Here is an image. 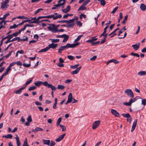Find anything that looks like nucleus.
<instances>
[{"mask_svg":"<svg viewBox=\"0 0 146 146\" xmlns=\"http://www.w3.org/2000/svg\"><path fill=\"white\" fill-rule=\"evenodd\" d=\"M57 45L58 44H54L53 43H52L51 44H49L47 47H48V50L50 48L54 49L56 48V47L57 46Z\"/></svg>","mask_w":146,"mask_h":146,"instance_id":"obj_12","label":"nucleus"},{"mask_svg":"<svg viewBox=\"0 0 146 146\" xmlns=\"http://www.w3.org/2000/svg\"><path fill=\"white\" fill-rule=\"evenodd\" d=\"M16 140L17 146H20L21 145V143L19 140V138L17 135H16V137L15 138Z\"/></svg>","mask_w":146,"mask_h":146,"instance_id":"obj_21","label":"nucleus"},{"mask_svg":"<svg viewBox=\"0 0 146 146\" xmlns=\"http://www.w3.org/2000/svg\"><path fill=\"white\" fill-rule=\"evenodd\" d=\"M13 52V51L12 50L11 51H10L8 54H7L5 56V57L6 58H8L9 56L11 55L12 53Z\"/></svg>","mask_w":146,"mask_h":146,"instance_id":"obj_48","label":"nucleus"},{"mask_svg":"<svg viewBox=\"0 0 146 146\" xmlns=\"http://www.w3.org/2000/svg\"><path fill=\"white\" fill-rule=\"evenodd\" d=\"M127 18H128V15H126L124 17V18L122 22L121 23L123 24H125V23L126 21L127 20Z\"/></svg>","mask_w":146,"mask_h":146,"instance_id":"obj_46","label":"nucleus"},{"mask_svg":"<svg viewBox=\"0 0 146 146\" xmlns=\"http://www.w3.org/2000/svg\"><path fill=\"white\" fill-rule=\"evenodd\" d=\"M80 44L79 43H76L72 44H70V43H68L67 44L68 48H74L76 47V46Z\"/></svg>","mask_w":146,"mask_h":146,"instance_id":"obj_10","label":"nucleus"},{"mask_svg":"<svg viewBox=\"0 0 146 146\" xmlns=\"http://www.w3.org/2000/svg\"><path fill=\"white\" fill-rule=\"evenodd\" d=\"M118 8V7L117 6L115 7V8L113 10L111 11V13L112 14L114 13L117 11Z\"/></svg>","mask_w":146,"mask_h":146,"instance_id":"obj_56","label":"nucleus"},{"mask_svg":"<svg viewBox=\"0 0 146 146\" xmlns=\"http://www.w3.org/2000/svg\"><path fill=\"white\" fill-rule=\"evenodd\" d=\"M9 0H5L4 2H2L1 3V8L2 9H5L7 8L9 6L8 4H7V3L9 2Z\"/></svg>","mask_w":146,"mask_h":146,"instance_id":"obj_5","label":"nucleus"},{"mask_svg":"<svg viewBox=\"0 0 146 146\" xmlns=\"http://www.w3.org/2000/svg\"><path fill=\"white\" fill-rule=\"evenodd\" d=\"M36 87L35 86H33L32 87H30L29 88V90L30 91L33 90H35V89H36Z\"/></svg>","mask_w":146,"mask_h":146,"instance_id":"obj_51","label":"nucleus"},{"mask_svg":"<svg viewBox=\"0 0 146 146\" xmlns=\"http://www.w3.org/2000/svg\"><path fill=\"white\" fill-rule=\"evenodd\" d=\"M44 86L48 87V88H50L52 90H55L56 88L52 84H48V82L45 81L44 82Z\"/></svg>","mask_w":146,"mask_h":146,"instance_id":"obj_4","label":"nucleus"},{"mask_svg":"<svg viewBox=\"0 0 146 146\" xmlns=\"http://www.w3.org/2000/svg\"><path fill=\"white\" fill-rule=\"evenodd\" d=\"M98 1L100 2L101 5L102 6H104L106 4V3L105 0H98Z\"/></svg>","mask_w":146,"mask_h":146,"instance_id":"obj_37","label":"nucleus"},{"mask_svg":"<svg viewBox=\"0 0 146 146\" xmlns=\"http://www.w3.org/2000/svg\"><path fill=\"white\" fill-rule=\"evenodd\" d=\"M142 104L144 106L146 104V100L145 99H143L142 100Z\"/></svg>","mask_w":146,"mask_h":146,"instance_id":"obj_57","label":"nucleus"},{"mask_svg":"<svg viewBox=\"0 0 146 146\" xmlns=\"http://www.w3.org/2000/svg\"><path fill=\"white\" fill-rule=\"evenodd\" d=\"M42 141L44 144L47 145L48 146H49V145H50V140H46L43 139L42 140Z\"/></svg>","mask_w":146,"mask_h":146,"instance_id":"obj_25","label":"nucleus"},{"mask_svg":"<svg viewBox=\"0 0 146 146\" xmlns=\"http://www.w3.org/2000/svg\"><path fill=\"white\" fill-rule=\"evenodd\" d=\"M13 137V135L11 134H8L6 135H3L2 136L3 137L7 139H11Z\"/></svg>","mask_w":146,"mask_h":146,"instance_id":"obj_29","label":"nucleus"},{"mask_svg":"<svg viewBox=\"0 0 146 146\" xmlns=\"http://www.w3.org/2000/svg\"><path fill=\"white\" fill-rule=\"evenodd\" d=\"M70 10V6L69 5L67 6V8L65 9H62V11L64 13H66L68 12Z\"/></svg>","mask_w":146,"mask_h":146,"instance_id":"obj_17","label":"nucleus"},{"mask_svg":"<svg viewBox=\"0 0 146 146\" xmlns=\"http://www.w3.org/2000/svg\"><path fill=\"white\" fill-rule=\"evenodd\" d=\"M43 10V9L42 8H40L38 9V10H37L36 12L35 13V14L36 15L39 12L41 11H42Z\"/></svg>","mask_w":146,"mask_h":146,"instance_id":"obj_60","label":"nucleus"},{"mask_svg":"<svg viewBox=\"0 0 146 146\" xmlns=\"http://www.w3.org/2000/svg\"><path fill=\"white\" fill-rule=\"evenodd\" d=\"M18 19H28L29 18L24 16H19L17 17Z\"/></svg>","mask_w":146,"mask_h":146,"instance_id":"obj_39","label":"nucleus"},{"mask_svg":"<svg viewBox=\"0 0 146 146\" xmlns=\"http://www.w3.org/2000/svg\"><path fill=\"white\" fill-rule=\"evenodd\" d=\"M49 26L47 27L49 30L51 31L54 33H57V29L56 28V25L54 24H48Z\"/></svg>","mask_w":146,"mask_h":146,"instance_id":"obj_2","label":"nucleus"},{"mask_svg":"<svg viewBox=\"0 0 146 146\" xmlns=\"http://www.w3.org/2000/svg\"><path fill=\"white\" fill-rule=\"evenodd\" d=\"M59 126L62 129V131H65L66 130V127L64 126L63 125L60 124V125H59Z\"/></svg>","mask_w":146,"mask_h":146,"instance_id":"obj_45","label":"nucleus"},{"mask_svg":"<svg viewBox=\"0 0 146 146\" xmlns=\"http://www.w3.org/2000/svg\"><path fill=\"white\" fill-rule=\"evenodd\" d=\"M33 80V78H32L26 82L25 85H24V87H25V88L27 85H29V84H30L31 82Z\"/></svg>","mask_w":146,"mask_h":146,"instance_id":"obj_32","label":"nucleus"},{"mask_svg":"<svg viewBox=\"0 0 146 146\" xmlns=\"http://www.w3.org/2000/svg\"><path fill=\"white\" fill-rule=\"evenodd\" d=\"M83 36V35H80L78 36L77 38L75 39V40H74V42H76V41H79L81 37H82Z\"/></svg>","mask_w":146,"mask_h":146,"instance_id":"obj_43","label":"nucleus"},{"mask_svg":"<svg viewBox=\"0 0 146 146\" xmlns=\"http://www.w3.org/2000/svg\"><path fill=\"white\" fill-rule=\"evenodd\" d=\"M86 9V8L85 7V6L84 5H83V4H82L78 9V11L80 10H84Z\"/></svg>","mask_w":146,"mask_h":146,"instance_id":"obj_30","label":"nucleus"},{"mask_svg":"<svg viewBox=\"0 0 146 146\" xmlns=\"http://www.w3.org/2000/svg\"><path fill=\"white\" fill-rule=\"evenodd\" d=\"M63 37L64 39L63 40L62 42H66L69 38V36L66 35V34H64V35Z\"/></svg>","mask_w":146,"mask_h":146,"instance_id":"obj_22","label":"nucleus"},{"mask_svg":"<svg viewBox=\"0 0 146 146\" xmlns=\"http://www.w3.org/2000/svg\"><path fill=\"white\" fill-rule=\"evenodd\" d=\"M67 58L69 60H74V57L71 55H68L67 56Z\"/></svg>","mask_w":146,"mask_h":146,"instance_id":"obj_52","label":"nucleus"},{"mask_svg":"<svg viewBox=\"0 0 146 146\" xmlns=\"http://www.w3.org/2000/svg\"><path fill=\"white\" fill-rule=\"evenodd\" d=\"M68 48L67 45V44L65 46H60L59 48L58 49V52L61 54L62 52V51Z\"/></svg>","mask_w":146,"mask_h":146,"instance_id":"obj_11","label":"nucleus"},{"mask_svg":"<svg viewBox=\"0 0 146 146\" xmlns=\"http://www.w3.org/2000/svg\"><path fill=\"white\" fill-rule=\"evenodd\" d=\"M19 25H16V24H14L13 26H10V29H13L16 28Z\"/></svg>","mask_w":146,"mask_h":146,"instance_id":"obj_49","label":"nucleus"},{"mask_svg":"<svg viewBox=\"0 0 146 146\" xmlns=\"http://www.w3.org/2000/svg\"><path fill=\"white\" fill-rule=\"evenodd\" d=\"M23 146H29L27 142V138H26L24 141V144Z\"/></svg>","mask_w":146,"mask_h":146,"instance_id":"obj_50","label":"nucleus"},{"mask_svg":"<svg viewBox=\"0 0 146 146\" xmlns=\"http://www.w3.org/2000/svg\"><path fill=\"white\" fill-rule=\"evenodd\" d=\"M27 121H29V122H31L32 121V119L31 118V115H29L27 119Z\"/></svg>","mask_w":146,"mask_h":146,"instance_id":"obj_55","label":"nucleus"},{"mask_svg":"<svg viewBox=\"0 0 146 146\" xmlns=\"http://www.w3.org/2000/svg\"><path fill=\"white\" fill-rule=\"evenodd\" d=\"M125 28H126L125 26L123 27V28L119 31V33L121 34L124 31H125L126 30V29Z\"/></svg>","mask_w":146,"mask_h":146,"instance_id":"obj_59","label":"nucleus"},{"mask_svg":"<svg viewBox=\"0 0 146 146\" xmlns=\"http://www.w3.org/2000/svg\"><path fill=\"white\" fill-rule=\"evenodd\" d=\"M137 74L140 76L144 75L146 74V72L145 71H141L139 72Z\"/></svg>","mask_w":146,"mask_h":146,"instance_id":"obj_31","label":"nucleus"},{"mask_svg":"<svg viewBox=\"0 0 146 146\" xmlns=\"http://www.w3.org/2000/svg\"><path fill=\"white\" fill-rule=\"evenodd\" d=\"M82 68V66H80L77 68L75 70L72 71L71 73L72 74H77L79 72L80 70Z\"/></svg>","mask_w":146,"mask_h":146,"instance_id":"obj_14","label":"nucleus"},{"mask_svg":"<svg viewBox=\"0 0 146 146\" xmlns=\"http://www.w3.org/2000/svg\"><path fill=\"white\" fill-rule=\"evenodd\" d=\"M66 133H64L60 135L58 138L56 139L55 141L57 142L60 141L64 138L66 135Z\"/></svg>","mask_w":146,"mask_h":146,"instance_id":"obj_13","label":"nucleus"},{"mask_svg":"<svg viewBox=\"0 0 146 146\" xmlns=\"http://www.w3.org/2000/svg\"><path fill=\"white\" fill-rule=\"evenodd\" d=\"M74 25V23H72L71 24H70L67 25H61V26H64L68 28H69L70 27H73Z\"/></svg>","mask_w":146,"mask_h":146,"instance_id":"obj_23","label":"nucleus"},{"mask_svg":"<svg viewBox=\"0 0 146 146\" xmlns=\"http://www.w3.org/2000/svg\"><path fill=\"white\" fill-rule=\"evenodd\" d=\"M29 62V64H27L26 63H23V65L25 67L27 68L31 66V64H30V61Z\"/></svg>","mask_w":146,"mask_h":146,"instance_id":"obj_47","label":"nucleus"},{"mask_svg":"<svg viewBox=\"0 0 146 146\" xmlns=\"http://www.w3.org/2000/svg\"><path fill=\"white\" fill-rule=\"evenodd\" d=\"M111 60V62H114L115 64H118L119 63V61L117 60H116L115 59H111V60Z\"/></svg>","mask_w":146,"mask_h":146,"instance_id":"obj_44","label":"nucleus"},{"mask_svg":"<svg viewBox=\"0 0 146 146\" xmlns=\"http://www.w3.org/2000/svg\"><path fill=\"white\" fill-rule=\"evenodd\" d=\"M136 101V99L135 98L134 99H131L129 101V102H131V104L135 102Z\"/></svg>","mask_w":146,"mask_h":146,"instance_id":"obj_62","label":"nucleus"},{"mask_svg":"<svg viewBox=\"0 0 146 146\" xmlns=\"http://www.w3.org/2000/svg\"><path fill=\"white\" fill-rule=\"evenodd\" d=\"M44 82H43L40 81H36L35 82L34 84L37 87H39L40 86L43 84L44 86Z\"/></svg>","mask_w":146,"mask_h":146,"instance_id":"obj_16","label":"nucleus"},{"mask_svg":"<svg viewBox=\"0 0 146 146\" xmlns=\"http://www.w3.org/2000/svg\"><path fill=\"white\" fill-rule=\"evenodd\" d=\"M10 15V14L9 13H6L3 16V20H4L9 15Z\"/></svg>","mask_w":146,"mask_h":146,"instance_id":"obj_63","label":"nucleus"},{"mask_svg":"<svg viewBox=\"0 0 146 146\" xmlns=\"http://www.w3.org/2000/svg\"><path fill=\"white\" fill-rule=\"evenodd\" d=\"M25 89V87H22L19 89L15 91V93L17 94H20L21 93L22 90Z\"/></svg>","mask_w":146,"mask_h":146,"instance_id":"obj_20","label":"nucleus"},{"mask_svg":"<svg viewBox=\"0 0 146 146\" xmlns=\"http://www.w3.org/2000/svg\"><path fill=\"white\" fill-rule=\"evenodd\" d=\"M90 0H86L83 2L82 4H83V5H84L86 6V5L88 4V3L90 2Z\"/></svg>","mask_w":146,"mask_h":146,"instance_id":"obj_53","label":"nucleus"},{"mask_svg":"<svg viewBox=\"0 0 146 146\" xmlns=\"http://www.w3.org/2000/svg\"><path fill=\"white\" fill-rule=\"evenodd\" d=\"M43 130V129L40 127H37L35 128V129H32V131L36 133L38 131H42Z\"/></svg>","mask_w":146,"mask_h":146,"instance_id":"obj_18","label":"nucleus"},{"mask_svg":"<svg viewBox=\"0 0 146 146\" xmlns=\"http://www.w3.org/2000/svg\"><path fill=\"white\" fill-rule=\"evenodd\" d=\"M40 19L39 17H38L37 19H36V20L33 21H31V20H30L31 21H30L29 23H35L38 24L40 23H41L40 21H39V20Z\"/></svg>","mask_w":146,"mask_h":146,"instance_id":"obj_15","label":"nucleus"},{"mask_svg":"<svg viewBox=\"0 0 146 146\" xmlns=\"http://www.w3.org/2000/svg\"><path fill=\"white\" fill-rule=\"evenodd\" d=\"M100 41H98L95 42H93L92 43V46H94L100 43Z\"/></svg>","mask_w":146,"mask_h":146,"instance_id":"obj_58","label":"nucleus"},{"mask_svg":"<svg viewBox=\"0 0 146 146\" xmlns=\"http://www.w3.org/2000/svg\"><path fill=\"white\" fill-rule=\"evenodd\" d=\"M79 65V64H76L75 65H71L70 66V68L72 69H76L77 68V67Z\"/></svg>","mask_w":146,"mask_h":146,"instance_id":"obj_42","label":"nucleus"},{"mask_svg":"<svg viewBox=\"0 0 146 146\" xmlns=\"http://www.w3.org/2000/svg\"><path fill=\"white\" fill-rule=\"evenodd\" d=\"M72 99V94L71 93H70L68 96V102H69L70 103L71 102Z\"/></svg>","mask_w":146,"mask_h":146,"instance_id":"obj_24","label":"nucleus"},{"mask_svg":"<svg viewBox=\"0 0 146 146\" xmlns=\"http://www.w3.org/2000/svg\"><path fill=\"white\" fill-rule=\"evenodd\" d=\"M57 103V99L55 98L54 99V103L53 106V108L54 109H56V105Z\"/></svg>","mask_w":146,"mask_h":146,"instance_id":"obj_28","label":"nucleus"},{"mask_svg":"<svg viewBox=\"0 0 146 146\" xmlns=\"http://www.w3.org/2000/svg\"><path fill=\"white\" fill-rule=\"evenodd\" d=\"M111 113L114 115L115 117H119L120 116L119 113L116 110L114 109H111Z\"/></svg>","mask_w":146,"mask_h":146,"instance_id":"obj_9","label":"nucleus"},{"mask_svg":"<svg viewBox=\"0 0 146 146\" xmlns=\"http://www.w3.org/2000/svg\"><path fill=\"white\" fill-rule=\"evenodd\" d=\"M100 123V120H98L94 121L93 124L92 128L93 129H96L99 125Z\"/></svg>","mask_w":146,"mask_h":146,"instance_id":"obj_8","label":"nucleus"},{"mask_svg":"<svg viewBox=\"0 0 146 146\" xmlns=\"http://www.w3.org/2000/svg\"><path fill=\"white\" fill-rule=\"evenodd\" d=\"M58 4L54 5L56 8L60 6L64 5L65 3V0H59L58 2Z\"/></svg>","mask_w":146,"mask_h":146,"instance_id":"obj_7","label":"nucleus"},{"mask_svg":"<svg viewBox=\"0 0 146 146\" xmlns=\"http://www.w3.org/2000/svg\"><path fill=\"white\" fill-rule=\"evenodd\" d=\"M65 88V87L63 85H58V86L57 89L60 90H63Z\"/></svg>","mask_w":146,"mask_h":146,"instance_id":"obj_36","label":"nucleus"},{"mask_svg":"<svg viewBox=\"0 0 146 146\" xmlns=\"http://www.w3.org/2000/svg\"><path fill=\"white\" fill-rule=\"evenodd\" d=\"M122 115L125 117L127 118V121L129 122V123H131L132 121V118L131 116L129 113H123Z\"/></svg>","mask_w":146,"mask_h":146,"instance_id":"obj_6","label":"nucleus"},{"mask_svg":"<svg viewBox=\"0 0 146 146\" xmlns=\"http://www.w3.org/2000/svg\"><path fill=\"white\" fill-rule=\"evenodd\" d=\"M137 123V120H135L133 123L132 127V129L131 130V132H133L135 128Z\"/></svg>","mask_w":146,"mask_h":146,"instance_id":"obj_19","label":"nucleus"},{"mask_svg":"<svg viewBox=\"0 0 146 146\" xmlns=\"http://www.w3.org/2000/svg\"><path fill=\"white\" fill-rule=\"evenodd\" d=\"M97 57L96 56H94L92 57L91 58L90 60L91 61H94L97 58Z\"/></svg>","mask_w":146,"mask_h":146,"instance_id":"obj_64","label":"nucleus"},{"mask_svg":"<svg viewBox=\"0 0 146 146\" xmlns=\"http://www.w3.org/2000/svg\"><path fill=\"white\" fill-rule=\"evenodd\" d=\"M11 67H10L9 66L7 67V69H6V72H5L4 73L6 75H7L9 73V72L11 71Z\"/></svg>","mask_w":146,"mask_h":146,"instance_id":"obj_34","label":"nucleus"},{"mask_svg":"<svg viewBox=\"0 0 146 146\" xmlns=\"http://www.w3.org/2000/svg\"><path fill=\"white\" fill-rule=\"evenodd\" d=\"M96 36L93 37L90 39H89L87 40V42H90L92 43H93L94 41L96 40H97L98 38H96Z\"/></svg>","mask_w":146,"mask_h":146,"instance_id":"obj_27","label":"nucleus"},{"mask_svg":"<svg viewBox=\"0 0 146 146\" xmlns=\"http://www.w3.org/2000/svg\"><path fill=\"white\" fill-rule=\"evenodd\" d=\"M62 120V118L61 117H59L58 120L57 121L56 123V125L57 126H58V125H59L60 124V123L61 122Z\"/></svg>","mask_w":146,"mask_h":146,"instance_id":"obj_40","label":"nucleus"},{"mask_svg":"<svg viewBox=\"0 0 146 146\" xmlns=\"http://www.w3.org/2000/svg\"><path fill=\"white\" fill-rule=\"evenodd\" d=\"M31 21L30 19L27 20H24L22 22L20 23L19 25H23L24 23L28 22L29 23L30 21Z\"/></svg>","mask_w":146,"mask_h":146,"instance_id":"obj_41","label":"nucleus"},{"mask_svg":"<svg viewBox=\"0 0 146 146\" xmlns=\"http://www.w3.org/2000/svg\"><path fill=\"white\" fill-rule=\"evenodd\" d=\"M13 38V36L11 35H9L6 36L5 37L1 39V43L0 44V46H1L3 44V40L7 38L8 39L5 42V43L7 44L8 43L10 42H12V41H11V40H10V39Z\"/></svg>","mask_w":146,"mask_h":146,"instance_id":"obj_1","label":"nucleus"},{"mask_svg":"<svg viewBox=\"0 0 146 146\" xmlns=\"http://www.w3.org/2000/svg\"><path fill=\"white\" fill-rule=\"evenodd\" d=\"M48 50V47H46V48H44L43 49H42L40 50H39L38 52L39 53H40L43 52H45L47 51Z\"/></svg>","mask_w":146,"mask_h":146,"instance_id":"obj_35","label":"nucleus"},{"mask_svg":"<svg viewBox=\"0 0 146 146\" xmlns=\"http://www.w3.org/2000/svg\"><path fill=\"white\" fill-rule=\"evenodd\" d=\"M124 92L127 95L131 98L134 97L133 94L132 90L130 89H127Z\"/></svg>","mask_w":146,"mask_h":146,"instance_id":"obj_3","label":"nucleus"},{"mask_svg":"<svg viewBox=\"0 0 146 146\" xmlns=\"http://www.w3.org/2000/svg\"><path fill=\"white\" fill-rule=\"evenodd\" d=\"M20 40V38L19 37H15L11 41L12 42H13L15 41L16 40H17L18 42H19Z\"/></svg>","mask_w":146,"mask_h":146,"instance_id":"obj_38","label":"nucleus"},{"mask_svg":"<svg viewBox=\"0 0 146 146\" xmlns=\"http://www.w3.org/2000/svg\"><path fill=\"white\" fill-rule=\"evenodd\" d=\"M51 40L52 42H58L59 41V39H52Z\"/></svg>","mask_w":146,"mask_h":146,"instance_id":"obj_54","label":"nucleus"},{"mask_svg":"<svg viewBox=\"0 0 146 146\" xmlns=\"http://www.w3.org/2000/svg\"><path fill=\"white\" fill-rule=\"evenodd\" d=\"M55 145V142L54 141H51L50 143V145L49 146H53Z\"/></svg>","mask_w":146,"mask_h":146,"instance_id":"obj_61","label":"nucleus"},{"mask_svg":"<svg viewBox=\"0 0 146 146\" xmlns=\"http://www.w3.org/2000/svg\"><path fill=\"white\" fill-rule=\"evenodd\" d=\"M62 17V16L60 14L57 15L56 16H54H54L53 17V20H56L57 19L61 18Z\"/></svg>","mask_w":146,"mask_h":146,"instance_id":"obj_33","label":"nucleus"},{"mask_svg":"<svg viewBox=\"0 0 146 146\" xmlns=\"http://www.w3.org/2000/svg\"><path fill=\"white\" fill-rule=\"evenodd\" d=\"M140 7L142 11H145L146 10V5L143 3L141 4Z\"/></svg>","mask_w":146,"mask_h":146,"instance_id":"obj_26","label":"nucleus"}]
</instances>
